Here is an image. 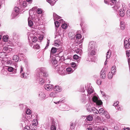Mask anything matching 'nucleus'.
<instances>
[{"label":"nucleus","mask_w":130,"mask_h":130,"mask_svg":"<svg viewBox=\"0 0 130 130\" xmlns=\"http://www.w3.org/2000/svg\"><path fill=\"white\" fill-rule=\"evenodd\" d=\"M2 39L3 41L5 42L8 41L9 40V38L8 37L6 36H3Z\"/></svg>","instance_id":"a19ab883"},{"label":"nucleus","mask_w":130,"mask_h":130,"mask_svg":"<svg viewBox=\"0 0 130 130\" xmlns=\"http://www.w3.org/2000/svg\"><path fill=\"white\" fill-rule=\"evenodd\" d=\"M113 75H114V74L110 72H109L108 74V78L109 79H111L112 78Z\"/></svg>","instance_id":"ea45409f"},{"label":"nucleus","mask_w":130,"mask_h":130,"mask_svg":"<svg viewBox=\"0 0 130 130\" xmlns=\"http://www.w3.org/2000/svg\"><path fill=\"white\" fill-rule=\"evenodd\" d=\"M111 52L110 50H108L107 52L106 57H110L111 56Z\"/></svg>","instance_id":"6e6d98bb"},{"label":"nucleus","mask_w":130,"mask_h":130,"mask_svg":"<svg viewBox=\"0 0 130 130\" xmlns=\"http://www.w3.org/2000/svg\"><path fill=\"white\" fill-rule=\"evenodd\" d=\"M124 48L126 50L129 49L130 48V43H129L128 41L126 40H124Z\"/></svg>","instance_id":"ddd939ff"},{"label":"nucleus","mask_w":130,"mask_h":130,"mask_svg":"<svg viewBox=\"0 0 130 130\" xmlns=\"http://www.w3.org/2000/svg\"><path fill=\"white\" fill-rule=\"evenodd\" d=\"M32 47L33 48L36 49H38L40 48L39 45L37 44V42L34 44H33Z\"/></svg>","instance_id":"a878e982"},{"label":"nucleus","mask_w":130,"mask_h":130,"mask_svg":"<svg viewBox=\"0 0 130 130\" xmlns=\"http://www.w3.org/2000/svg\"><path fill=\"white\" fill-rule=\"evenodd\" d=\"M91 106L89 103H87L86 106V108L87 111L89 112L90 111V108Z\"/></svg>","instance_id":"473e14b6"},{"label":"nucleus","mask_w":130,"mask_h":130,"mask_svg":"<svg viewBox=\"0 0 130 130\" xmlns=\"http://www.w3.org/2000/svg\"><path fill=\"white\" fill-rule=\"evenodd\" d=\"M38 96L40 100H43L45 99L46 95L43 92L40 91L39 93Z\"/></svg>","instance_id":"6e6552de"},{"label":"nucleus","mask_w":130,"mask_h":130,"mask_svg":"<svg viewBox=\"0 0 130 130\" xmlns=\"http://www.w3.org/2000/svg\"><path fill=\"white\" fill-rule=\"evenodd\" d=\"M50 128L51 130H56V128L54 125V122H53L52 125H51Z\"/></svg>","instance_id":"f704fd0d"},{"label":"nucleus","mask_w":130,"mask_h":130,"mask_svg":"<svg viewBox=\"0 0 130 130\" xmlns=\"http://www.w3.org/2000/svg\"><path fill=\"white\" fill-rule=\"evenodd\" d=\"M55 46H57V45H59V44L60 43V42L58 41V40H56L55 41Z\"/></svg>","instance_id":"bf43d9fd"},{"label":"nucleus","mask_w":130,"mask_h":130,"mask_svg":"<svg viewBox=\"0 0 130 130\" xmlns=\"http://www.w3.org/2000/svg\"><path fill=\"white\" fill-rule=\"evenodd\" d=\"M57 1V0H56ZM47 2L49 3L51 6H53L55 3L56 1L55 0H46Z\"/></svg>","instance_id":"393cba45"},{"label":"nucleus","mask_w":130,"mask_h":130,"mask_svg":"<svg viewBox=\"0 0 130 130\" xmlns=\"http://www.w3.org/2000/svg\"><path fill=\"white\" fill-rule=\"evenodd\" d=\"M53 87V85L49 84H46L44 86V88L47 91L52 90Z\"/></svg>","instance_id":"9b49d317"},{"label":"nucleus","mask_w":130,"mask_h":130,"mask_svg":"<svg viewBox=\"0 0 130 130\" xmlns=\"http://www.w3.org/2000/svg\"><path fill=\"white\" fill-rule=\"evenodd\" d=\"M55 25L56 27H59L60 25V23L58 21H56L55 22Z\"/></svg>","instance_id":"5fc2aeb1"},{"label":"nucleus","mask_w":130,"mask_h":130,"mask_svg":"<svg viewBox=\"0 0 130 130\" xmlns=\"http://www.w3.org/2000/svg\"><path fill=\"white\" fill-rule=\"evenodd\" d=\"M111 71L110 72L112 73L115 74L116 72V67L115 66H113L111 69Z\"/></svg>","instance_id":"c85d7f7f"},{"label":"nucleus","mask_w":130,"mask_h":130,"mask_svg":"<svg viewBox=\"0 0 130 130\" xmlns=\"http://www.w3.org/2000/svg\"><path fill=\"white\" fill-rule=\"evenodd\" d=\"M66 70L68 74H71L74 71V70H73L71 67H69L67 68Z\"/></svg>","instance_id":"5701e85b"},{"label":"nucleus","mask_w":130,"mask_h":130,"mask_svg":"<svg viewBox=\"0 0 130 130\" xmlns=\"http://www.w3.org/2000/svg\"><path fill=\"white\" fill-rule=\"evenodd\" d=\"M79 58V57H73L74 59L76 60L78 63H79L80 61V58ZM79 58H80V57H79Z\"/></svg>","instance_id":"680f3d73"},{"label":"nucleus","mask_w":130,"mask_h":130,"mask_svg":"<svg viewBox=\"0 0 130 130\" xmlns=\"http://www.w3.org/2000/svg\"><path fill=\"white\" fill-rule=\"evenodd\" d=\"M103 115H105V116L107 118H110V116L106 111H104L103 113Z\"/></svg>","instance_id":"72a5a7b5"},{"label":"nucleus","mask_w":130,"mask_h":130,"mask_svg":"<svg viewBox=\"0 0 130 130\" xmlns=\"http://www.w3.org/2000/svg\"><path fill=\"white\" fill-rule=\"evenodd\" d=\"M105 111L103 108H100L99 111H98V113H99L101 115H103V113Z\"/></svg>","instance_id":"c9c22d12"},{"label":"nucleus","mask_w":130,"mask_h":130,"mask_svg":"<svg viewBox=\"0 0 130 130\" xmlns=\"http://www.w3.org/2000/svg\"><path fill=\"white\" fill-rule=\"evenodd\" d=\"M28 38L29 41V45L32 47L33 45V44H35L37 42V39L36 37L31 36L30 35H28Z\"/></svg>","instance_id":"20e7f679"},{"label":"nucleus","mask_w":130,"mask_h":130,"mask_svg":"<svg viewBox=\"0 0 130 130\" xmlns=\"http://www.w3.org/2000/svg\"><path fill=\"white\" fill-rule=\"evenodd\" d=\"M86 119V121H90L92 120L93 119V118L92 116L90 115H89V116H87Z\"/></svg>","instance_id":"7c9ffc66"},{"label":"nucleus","mask_w":130,"mask_h":130,"mask_svg":"<svg viewBox=\"0 0 130 130\" xmlns=\"http://www.w3.org/2000/svg\"><path fill=\"white\" fill-rule=\"evenodd\" d=\"M7 55L6 54V53L4 52V51L3 52L0 53V57L2 56V57H4L5 56H7Z\"/></svg>","instance_id":"a18cd8bd"},{"label":"nucleus","mask_w":130,"mask_h":130,"mask_svg":"<svg viewBox=\"0 0 130 130\" xmlns=\"http://www.w3.org/2000/svg\"><path fill=\"white\" fill-rule=\"evenodd\" d=\"M56 93L55 91L51 92L49 94L50 96L51 97L54 98L56 96Z\"/></svg>","instance_id":"2f4dec72"},{"label":"nucleus","mask_w":130,"mask_h":130,"mask_svg":"<svg viewBox=\"0 0 130 130\" xmlns=\"http://www.w3.org/2000/svg\"><path fill=\"white\" fill-rule=\"evenodd\" d=\"M50 43V40H47V43L46 44V46L44 48V49L46 50L48 46L49 45V44Z\"/></svg>","instance_id":"13d9d810"},{"label":"nucleus","mask_w":130,"mask_h":130,"mask_svg":"<svg viewBox=\"0 0 130 130\" xmlns=\"http://www.w3.org/2000/svg\"><path fill=\"white\" fill-rule=\"evenodd\" d=\"M97 49L88 51V53L89 56H94L97 54Z\"/></svg>","instance_id":"9d476101"},{"label":"nucleus","mask_w":130,"mask_h":130,"mask_svg":"<svg viewBox=\"0 0 130 130\" xmlns=\"http://www.w3.org/2000/svg\"><path fill=\"white\" fill-rule=\"evenodd\" d=\"M120 7L119 8V9H118V10L117 11H116L115 10V11H118V10H119V13L120 15V16L122 17H123L125 14V13H124V10L123 9H120V10H119V9L120 8Z\"/></svg>","instance_id":"2eb2a0df"},{"label":"nucleus","mask_w":130,"mask_h":130,"mask_svg":"<svg viewBox=\"0 0 130 130\" xmlns=\"http://www.w3.org/2000/svg\"><path fill=\"white\" fill-rule=\"evenodd\" d=\"M67 27V25L65 23H63L62 24L61 27L64 29H66Z\"/></svg>","instance_id":"8fccbe9b"},{"label":"nucleus","mask_w":130,"mask_h":130,"mask_svg":"<svg viewBox=\"0 0 130 130\" xmlns=\"http://www.w3.org/2000/svg\"><path fill=\"white\" fill-rule=\"evenodd\" d=\"M36 79L40 84H43L44 83L43 77H46L48 76L46 69L44 68H38L36 69Z\"/></svg>","instance_id":"f257e3e1"},{"label":"nucleus","mask_w":130,"mask_h":130,"mask_svg":"<svg viewBox=\"0 0 130 130\" xmlns=\"http://www.w3.org/2000/svg\"><path fill=\"white\" fill-rule=\"evenodd\" d=\"M19 13H18L13 11L11 14V17L12 19H14L17 16Z\"/></svg>","instance_id":"cd10ccee"},{"label":"nucleus","mask_w":130,"mask_h":130,"mask_svg":"<svg viewBox=\"0 0 130 130\" xmlns=\"http://www.w3.org/2000/svg\"><path fill=\"white\" fill-rule=\"evenodd\" d=\"M93 89L91 86H89V87H88L87 89V92L88 93L87 96H89V98L90 96V95L93 93Z\"/></svg>","instance_id":"f8f14e48"},{"label":"nucleus","mask_w":130,"mask_h":130,"mask_svg":"<svg viewBox=\"0 0 130 130\" xmlns=\"http://www.w3.org/2000/svg\"><path fill=\"white\" fill-rule=\"evenodd\" d=\"M94 128V126L93 125H89L87 126V130H92Z\"/></svg>","instance_id":"58836bf2"},{"label":"nucleus","mask_w":130,"mask_h":130,"mask_svg":"<svg viewBox=\"0 0 130 130\" xmlns=\"http://www.w3.org/2000/svg\"><path fill=\"white\" fill-rule=\"evenodd\" d=\"M11 46L10 45H7L3 48V51L6 53L7 55L9 54V53L12 51V49Z\"/></svg>","instance_id":"0eeeda50"},{"label":"nucleus","mask_w":130,"mask_h":130,"mask_svg":"<svg viewBox=\"0 0 130 130\" xmlns=\"http://www.w3.org/2000/svg\"><path fill=\"white\" fill-rule=\"evenodd\" d=\"M14 69L13 68L10 66L8 67L7 68V70L8 71L10 72H12L13 71Z\"/></svg>","instance_id":"c03bdc74"},{"label":"nucleus","mask_w":130,"mask_h":130,"mask_svg":"<svg viewBox=\"0 0 130 130\" xmlns=\"http://www.w3.org/2000/svg\"><path fill=\"white\" fill-rule=\"evenodd\" d=\"M28 25L30 27L32 26L33 25V23L32 21L30 20H29L28 19Z\"/></svg>","instance_id":"de8ad7c7"},{"label":"nucleus","mask_w":130,"mask_h":130,"mask_svg":"<svg viewBox=\"0 0 130 130\" xmlns=\"http://www.w3.org/2000/svg\"><path fill=\"white\" fill-rule=\"evenodd\" d=\"M102 81L100 79H97L96 83L99 85H100L101 84Z\"/></svg>","instance_id":"09e8293b"},{"label":"nucleus","mask_w":130,"mask_h":130,"mask_svg":"<svg viewBox=\"0 0 130 130\" xmlns=\"http://www.w3.org/2000/svg\"><path fill=\"white\" fill-rule=\"evenodd\" d=\"M126 14L127 15H129V16H130V10H127L126 12Z\"/></svg>","instance_id":"774afa93"},{"label":"nucleus","mask_w":130,"mask_h":130,"mask_svg":"<svg viewBox=\"0 0 130 130\" xmlns=\"http://www.w3.org/2000/svg\"><path fill=\"white\" fill-rule=\"evenodd\" d=\"M125 28V25L124 24H122L121 22V28L122 30H124Z\"/></svg>","instance_id":"052dcab7"},{"label":"nucleus","mask_w":130,"mask_h":130,"mask_svg":"<svg viewBox=\"0 0 130 130\" xmlns=\"http://www.w3.org/2000/svg\"><path fill=\"white\" fill-rule=\"evenodd\" d=\"M59 50V49L57 48L54 47H52L51 49V55L50 57H51L52 55L53 54L55 53L57 51H58Z\"/></svg>","instance_id":"dca6fc26"},{"label":"nucleus","mask_w":130,"mask_h":130,"mask_svg":"<svg viewBox=\"0 0 130 130\" xmlns=\"http://www.w3.org/2000/svg\"><path fill=\"white\" fill-rule=\"evenodd\" d=\"M95 120L97 122H101V119L99 116H96L95 118Z\"/></svg>","instance_id":"37998d69"},{"label":"nucleus","mask_w":130,"mask_h":130,"mask_svg":"<svg viewBox=\"0 0 130 130\" xmlns=\"http://www.w3.org/2000/svg\"><path fill=\"white\" fill-rule=\"evenodd\" d=\"M55 69L56 71L60 75H64L67 74L61 65L56 66V67Z\"/></svg>","instance_id":"39448f33"},{"label":"nucleus","mask_w":130,"mask_h":130,"mask_svg":"<svg viewBox=\"0 0 130 130\" xmlns=\"http://www.w3.org/2000/svg\"><path fill=\"white\" fill-rule=\"evenodd\" d=\"M54 90L55 91L58 92H60L62 91V88L61 87L58 86H56L54 88Z\"/></svg>","instance_id":"aec40b11"},{"label":"nucleus","mask_w":130,"mask_h":130,"mask_svg":"<svg viewBox=\"0 0 130 130\" xmlns=\"http://www.w3.org/2000/svg\"><path fill=\"white\" fill-rule=\"evenodd\" d=\"M71 65L72 66V67L74 68V70L77 67V65H76V63L75 62H72L71 64Z\"/></svg>","instance_id":"e433bc0d"},{"label":"nucleus","mask_w":130,"mask_h":130,"mask_svg":"<svg viewBox=\"0 0 130 130\" xmlns=\"http://www.w3.org/2000/svg\"><path fill=\"white\" fill-rule=\"evenodd\" d=\"M30 129H32V128L30 126H29L26 125L24 128V130H29Z\"/></svg>","instance_id":"49530a36"},{"label":"nucleus","mask_w":130,"mask_h":130,"mask_svg":"<svg viewBox=\"0 0 130 130\" xmlns=\"http://www.w3.org/2000/svg\"><path fill=\"white\" fill-rule=\"evenodd\" d=\"M53 17L54 21H56L57 20L59 19L60 18V16L54 13H53Z\"/></svg>","instance_id":"412c9836"},{"label":"nucleus","mask_w":130,"mask_h":130,"mask_svg":"<svg viewBox=\"0 0 130 130\" xmlns=\"http://www.w3.org/2000/svg\"><path fill=\"white\" fill-rule=\"evenodd\" d=\"M4 3V0H0V9L1 7V6Z\"/></svg>","instance_id":"e2e57ef3"},{"label":"nucleus","mask_w":130,"mask_h":130,"mask_svg":"<svg viewBox=\"0 0 130 130\" xmlns=\"http://www.w3.org/2000/svg\"><path fill=\"white\" fill-rule=\"evenodd\" d=\"M126 54L127 56H128V57H129V56H130V51H126Z\"/></svg>","instance_id":"69168bd1"},{"label":"nucleus","mask_w":130,"mask_h":130,"mask_svg":"<svg viewBox=\"0 0 130 130\" xmlns=\"http://www.w3.org/2000/svg\"><path fill=\"white\" fill-rule=\"evenodd\" d=\"M77 123L76 121L74 120L72 121L70 123V129H74Z\"/></svg>","instance_id":"4468645a"},{"label":"nucleus","mask_w":130,"mask_h":130,"mask_svg":"<svg viewBox=\"0 0 130 130\" xmlns=\"http://www.w3.org/2000/svg\"><path fill=\"white\" fill-rule=\"evenodd\" d=\"M91 110L90 111V112L92 111L94 114L98 113V110L94 107H92L91 108Z\"/></svg>","instance_id":"bb28decb"},{"label":"nucleus","mask_w":130,"mask_h":130,"mask_svg":"<svg viewBox=\"0 0 130 130\" xmlns=\"http://www.w3.org/2000/svg\"><path fill=\"white\" fill-rule=\"evenodd\" d=\"M35 120V121H34L33 122H32V124H30V122L31 121H31H30L29 122V124H27V125H29L32 128V129H33L34 128V127H35V126H36L38 124L37 123V122L36 123V122H35V121H37V120Z\"/></svg>","instance_id":"6ab92c4d"},{"label":"nucleus","mask_w":130,"mask_h":130,"mask_svg":"<svg viewBox=\"0 0 130 130\" xmlns=\"http://www.w3.org/2000/svg\"><path fill=\"white\" fill-rule=\"evenodd\" d=\"M100 77L104 79L106 77L105 73V70L102 69L100 73Z\"/></svg>","instance_id":"a211bd4d"},{"label":"nucleus","mask_w":130,"mask_h":130,"mask_svg":"<svg viewBox=\"0 0 130 130\" xmlns=\"http://www.w3.org/2000/svg\"><path fill=\"white\" fill-rule=\"evenodd\" d=\"M86 59L87 61H95V57H86Z\"/></svg>","instance_id":"c756f323"},{"label":"nucleus","mask_w":130,"mask_h":130,"mask_svg":"<svg viewBox=\"0 0 130 130\" xmlns=\"http://www.w3.org/2000/svg\"><path fill=\"white\" fill-rule=\"evenodd\" d=\"M119 103V102L118 101H116L114 103L113 105L115 106H117L118 105V104Z\"/></svg>","instance_id":"338daca9"},{"label":"nucleus","mask_w":130,"mask_h":130,"mask_svg":"<svg viewBox=\"0 0 130 130\" xmlns=\"http://www.w3.org/2000/svg\"><path fill=\"white\" fill-rule=\"evenodd\" d=\"M63 101V100H60L59 101H58L57 102H54V103H55V104H58L59 103H61V102H62Z\"/></svg>","instance_id":"0e129e2a"},{"label":"nucleus","mask_w":130,"mask_h":130,"mask_svg":"<svg viewBox=\"0 0 130 130\" xmlns=\"http://www.w3.org/2000/svg\"><path fill=\"white\" fill-rule=\"evenodd\" d=\"M42 12V11L41 9L38 8L37 10V12L38 14H41Z\"/></svg>","instance_id":"864d4df0"},{"label":"nucleus","mask_w":130,"mask_h":130,"mask_svg":"<svg viewBox=\"0 0 130 130\" xmlns=\"http://www.w3.org/2000/svg\"><path fill=\"white\" fill-rule=\"evenodd\" d=\"M19 8L17 7H14V11L13 12H15L18 13L19 11Z\"/></svg>","instance_id":"603ef678"},{"label":"nucleus","mask_w":130,"mask_h":130,"mask_svg":"<svg viewBox=\"0 0 130 130\" xmlns=\"http://www.w3.org/2000/svg\"><path fill=\"white\" fill-rule=\"evenodd\" d=\"M86 95H83L80 98V101L81 103L83 104H85L86 102Z\"/></svg>","instance_id":"f3484780"},{"label":"nucleus","mask_w":130,"mask_h":130,"mask_svg":"<svg viewBox=\"0 0 130 130\" xmlns=\"http://www.w3.org/2000/svg\"><path fill=\"white\" fill-rule=\"evenodd\" d=\"M13 60L15 62H18L19 61V57H12Z\"/></svg>","instance_id":"4d7b16f0"},{"label":"nucleus","mask_w":130,"mask_h":130,"mask_svg":"<svg viewBox=\"0 0 130 130\" xmlns=\"http://www.w3.org/2000/svg\"><path fill=\"white\" fill-rule=\"evenodd\" d=\"M81 37V35L80 34H77L75 36V38L77 39H79Z\"/></svg>","instance_id":"3c124183"},{"label":"nucleus","mask_w":130,"mask_h":130,"mask_svg":"<svg viewBox=\"0 0 130 130\" xmlns=\"http://www.w3.org/2000/svg\"><path fill=\"white\" fill-rule=\"evenodd\" d=\"M93 101L96 103L98 105H101L102 104V102L101 101H100L98 99L97 97L95 96H94L92 98Z\"/></svg>","instance_id":"1a4fd4ad"},{"label":"nucleus","mask_w":130,"mask_h":130,"mask_svg":"<svg viewBox=\"0 0 130 130\" xmlns=\"http://www.w3.org/2000/svg\"><path fill=\"white\" fill-rule=\"evenodd\" d=\"M104 3L108 5H110L116 11L120 7V3L118 2L117 4L116 0H104Z\"/></svg>","instance_id":"f03ea898"},{"label":"nucleus","mask_w":130,"mask_h":130,"mask_svg":"<svg viewBox=\"0 0 130 130\" xmlns=\"http://www.w3.org/2000/svg\"><path fill=\"white\" fill-rule=\"evenodd\" d=\"M97 46L95 42L92 41L90 42L89 43V45L88 48V51L91 50H95L97 49Z\"/></svg>","instance_id":"423d86ee"},{"label":"nucleus","mask_w":130,"mask_h":130,"mask_svg":"<svg viewBox=\"0 0 130 130\" xmlns=\"http://www.w3.org/2000/svg\"><path fill=\"white\" fill-rule=\"evenodd\" d=\"M16 33L13 32L12 35L13 39L14 40L16 41L17 39Z\"/></svg>","instance_id":"79ce46f5"},{"label":"nucleus","mask_w":130,"mask_h":130,"mask_svg":"<svg viewBox=\"0 0 130 130\" xmlns=\"http://www.w3.org/2000/svg\"><path fill=\"white\" fill-rule=\"evenodd\" d=\"M28 4L26 2L23 1L21 6L23 8H25L27 6V5Z\"/></svg>","instance_id":"4c0bfd02"},{"label":"nucleus","mask_w":130,"mask_h":130,"mask_svg":"<svg viewBox=\"0 0 130 130\" xmlns=\"http://www.w3.org/2000/svg\"><path fill=\"white\" fill-rule=\"evenodd\" d=\"M26 114L23 117L22 120L25 123V124H29L31 121L30 118L31 117V116L30 115L31 111L29 109H27L26 110Z\"/></svg>","instance_id":"7ed1b4c3"},{"label":"nucleus","mask_w":130,"mask_h":130,"mask_svg":"<svg viewBox=\"0 0 130 130\" xmlns=\"http://www.w3.org/2000/svg\"><path fill=\"white\" fill-rule=\"evenodd\" d=\"M67 106L66 104L64 103L60 105L59 109L61 110H64L66 108Z\"/></svg>","instance_id":"b1692460"},{"label":"nucleus","mask_w":130,"mask_h":130,"mask_svg":"<svg viewBox=\"0 0 130 130\" xmlns=\"http://www.w3.org/2000/svg\"><path fill=\"white\" fill-rule=\"evenodd\" d=\"M51 62L54 65H55L57 63V61L56 57H52L51 60Z\"/></svg>","instance_id":"4be33fe9"}]
</instances>
